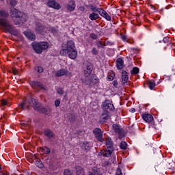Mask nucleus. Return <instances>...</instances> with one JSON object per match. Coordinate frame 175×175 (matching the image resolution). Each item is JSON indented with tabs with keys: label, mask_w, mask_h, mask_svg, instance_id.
<instances>
[{
	"label": "nucleus",
	"mask_w": 175,
	"mask_h": 175,
	"mask_svg": "<svg viewBox=\"0 0 175 175\" xmlns=\"http://www.w3.org/2000/svg\"><path fill=\"white\" fill-rule=\"evenodd\" d=\"M10 16L12 20L14 21L16 25H20V24H23V23H25V21H27V18H25V14L14 8H11Z\"/></svg>",
	"instance_id": "1"
},
{
	"label": "nucleus",
	"mask_w": 175,
	"mask_h": 175,
	"mask_svg": "<svg viewBox=\"0 0 175 175\" xmlns=\"http://www.w3.org/2000/svg\"><path fill=\"white\" fill-rule=\"evenodd\" d=\"M0 27L2 28L3 31L8 33L9 32L11 35L14 36H18L20 33L17 29H14L13 25L10 24V22L8 19L0 18Z\"/></svg>",
	"instance_id": "2"
},
{
	"label": "nucleus",
	"mask_w": 175,
	"mask_h": 175,
	"mask_svg": "<svg viewBox=\"0 0 175 175\" xmlns=\"http://www.w3.org/2000/svg\"><path fill=\"white\" fill-rule=\"evenodd\" d=\"M29 103L30 105H32L34 110H37L39 113H42L43 114L49 115L50 113H51V108H44L36 99H33V98H30Z\"/></svg>",
	"instance_id": "3"
},
{
	"label": "nucleus",
	"mask_w": 175,
	"mask_h": 175,
	"mask_svg": "<svg viewBox=\"0 0 175 175\" xmlns=\"http://www.w3.org/2000/svg\"><path fill=\"white\" fill-rule=\"evenodd\" d=\"M32 49L37 54H42L43 50L49 49V43L47 42H33L31 44Z\"/></svg>",
	"instance_id": "4"
},
{
	"label": "nucleus",
	"mask_w": 175,
	"mask_h": 175,
	"mask_svg": "<svg viewBox=\"0 0 175 175\" xmlns=\"http://www.w3.org/2000/svg\"><path fill=\"white\" fill-rule=\"evenodd\" d=\"M81 81L83 84L88 85V87H92L94 84L98 83V79L93 78L92 77L85 76L83 78H81Z\"/></svg>",
	"instance_id": "5"
},
{
	"label": "nucleus",
	"mask_w": 175,
	"mask_h": 175,
	"mask_svg": "<svg viewBox=\"0 0 175 175\" xmlns=\"http://www.w3.org/2000/svg\"><path fill=\"white\" fill-rule=\"evenodd\" d=\"M56 77H62V76L72 77V72H69L67 69H60L57 70L55 75Z\"/></svg>",
	"instance_id": "6"
},
{
	"label": "nucleus",
	"mask_w": 175,
	"mask_h": 175,
	"mask_svg": "<svg viewBox=\"0 0 175 175\" xmlns=\"http://www.w3.org/2000/svg\"><path fill=\"white\" fill-rule=\"evenodd\" d=\"M94 135L98 142H103V131L99 128H96L93 131Z\"/></svg>",
	"instance_id": "7"
},
{
	"label": "nucleus",
	"mask_w": 175,
	"mask_h": 175,
	"mask_svg": "<svg viewBox=\"0 0 175 175\" xmlns=\"http://www.w3.org/2000/svg\"><path fill=\"white\" fill-rule=\"evenodd\" d=\"M112 128L114 132L118 133L120 139H121V137H124V130L120 125L114 124H113Z\"/></svg>",
	"instance_id": "8"
},
{
	"label": "nucleus",
	"mask_w": 175,
	"mask_h": 175,
	"mask_svg": "<svg viewBox=\"0 0 175 175\" xmlns=\"http://www.w3.org/2000/svg\"><path fill=\"white\" fill-rule=\"evenodd\" d=\"M47 5L49 8H52V9H55L56 10L61 9V5L55 0H48Z\"/></svg>",
	"instance_id": "9"
},
{
	"label": "nucleus",
	"mask_w": 175,
	"mask_h": 175,
	"mask_svg": "<svg viewBox=\"0 0 175 175\" xmlns=\"http://www.w3.org/2000/svg\"><path fill=\"white\" fill-rule=\"evenodd\" d=\"M103 107L105 111H111L114 110V105L110 103V100H105L103 103Z\"/></svg>",
	"instance_id": "10"
},
{
	"label": "nucleus",
	"mask_w": 175,
	"mask_h": 175,
	"mask_svg": "<svg viewBox=\"0 0 175 175\" xmlns=\"http://www.w3.org/2000/svg\"><path fill=\"white\" fill-rule=\"evenodd\" d=\"M62 49H66L67 51L69 50L75 49V45L73 40H68L66 44H63L62 46Z\"/></svg>",
	"instance_id": "11"
},
{
	"label": "nucleus",
	"mask_w": 175,
	"mask_h": 175,
	"mask_svg": "<svg viewBox=\"0 0 175 175\" xmlns=\"http://www.w3.org/2000/svg\"><path fill=\"white\" fill-rule=\"evenodd\" d=\"M29 84L32 88L34 90H38V88H41V90H44V86H43V84L39 81H31L29 82Z\"/></svg>",
	"instance_id": "12"
},
{
	"label": "nucleus",
	"mask_w": 175,
	"mask_h": 175,
	"mask_svg": "<svg viewBox=\"0 0 175 175\" xmlns=\"http://www.w3.org/2000/svg\"><path fill=\"white\" fill-rule=\"evenodd\" d=\"M35 31L36 33H43L44 32V26L42 23L37 22L36 23Z\"/></svg>",
	"instance_id": "13"
},
{
	"label": "nucleus",
	"mask_w": 175,
	"mask_h": 175,
	"mask_svg": "<svg viewBox=\"0 0 175 175\" xmlns=\"http://www.w3.org/2000/svg\"><path fill=\"white\" fill-rule=\"evenodd\" d=\"M66 8L68 12H73L76 9V1L75 0H70Z\"/></svg>",
	"instance_id": "14"
},
{
	"label": "nucleus",
	"mask_w": 175,
	"mask_h": 175,
	"mask_svg": "<svg viewBox=\"0 0 175 175\" xmlns=\"http://www.w3.org/2000/svg\"><path fill=\"white\" fill-rule=\"evenodd\" d=\"M67 54L71 59H76L77 57V51L75 49L67 51Z\"/></svg>",
	"instance_id": "15"
},
{
	"label": "nucleus",
	"mask_w": 175,
	"mask_h": 175,
	"mask_svg": "<svg viewBox=\"0 0 175 175\" xmlns=\"http://www.w3.org/2000/svg\"><path fill=\"white\" fill-rule=\"evenodd\" d=\"M88 175H102L99 168L97 167H93L88 172Z\"/></svg>",
	"instance_id": "16"
},
{
	"label": "nucleus",
	"mask_w": 175,
	"mask_h": 175,
	"mask_svg": "<svg viewBox=\"0 0 175 175\" xmlns=\"http://www.w3.org/2000/svg\"><path fill=\"white\" fill-rule=\"evenodd\" d=\"M25 36L29 38L30 40H35L36 39V36L31 31H26L24 32Z\"/></svg>",
	"instance_id": "17"
},
{
	"label": "nucleus",
	"mask_w": 175,
	"mask_h": 175,
	"mask_svg": "<svg viewBox=\"0 0 175 175\" xmlns=\"http://www.w3.org/2000/svg\"><path fill=\"white\" fill-rule=\"evenodd\" d=\"M85 76H90L92 72V66L86 65L83 70Z\"/></svg>",
	"instance_id": "18"
},
{
	"label": "nucleus",
	"mask_w": 175,
	"mask_h": 175,
	"mask_svg": "<svg viewBox=\"0 0 175 175\" xmlns=\"http://www.w3.org/2000/svg\"><path fill=\"white\" fill-rule=\"evenodd\" d=\"M99 14L102 17H104V18H106L107 21H111V16L104 10H102Z\"/></svg>",
	"instance_id": "19"
},
{
	"label": "nucleus",
	"mask_w": 175,
	"mask_h": 175,
	"mask_svg": "<svg viewBox=\"0 0 175 175\" xmlns=\"http://www.w3.org/2000/svg\"><path fill=\"white\" fill-rule=\"evenodd\" d=\"M110 42H101V41H96V45L97 46L98 49H103L105 46H109Z\"/></svg>",
	"instance_id": "20"
},
{
	"label": "nucleus",
	"mask_w": 175,
	"mask_h": 175,
	"mask_svg": "<svg viewBox=\"0 0 175 175\" xmlns=\"http://www.w3.org/2000/svg\"><path fill=\"white\" fill-rule=\"evenodd\" d=\"M142 118L146 121V122H151L154 120V117L148 113L144 114L142 116Z\"/></svg>",
	"instance_id": "21"
},
{
	"label": "nucleus",
	"mask_w": 175,
	"mask_h": 175,
	"mask_svg": "<svg viewBox=\"0 0 175 175\" xmlns=\"http://www.w3.org/2000/svg\"><path fill=\"white\" fill-rule=\"evenodd\" d=\"M105 144L107 146V150H113V141L111 140V138H107L105 140Z\"/></svg>",
	"instance_id": "22"
},
{
	"label": "nucleus",
	"mask_w": 175,
	"mask_h": 175,
	"mask_svg": "<svg viewBox=\"0 0 175 175\" xmlns=\"http://www.w3.org/2000/svg\"><path fill=\"white\" fill-rule=\"evenodd\" d=\"M116 66L118 69L120 70L124 69V61H122V59L118 58L116 60Z\"/></svg>",
	"instance_id": "23"
},
{
	"label": "nucleus",
	"mask_w": 175,
	"mask_h": 175,
	"mask_svg": "<svg viewBox=\"0 0 175 175\" xmlns=\"http://www.w3.org/2000/svg\"><path fill=\"white\" fill-rule=\"evenodd\" d=\"M38 151H40V152H42V154H49L51 152L50 148H49L46 146L39 148Z\"/></svg>",
	"instance_id": "24"
},
{
	"label": "nucleus",
	"mask_w": 175,
	"mask_h": 175,
	"mask_svg": "<svg viewBox=\"0 0 175 175\" xmlns=\"http://www.w3.org/2000/svg\"><path fill=\"white\" fill-rule=\"evenodd\" d=\"M129 79V78L128 77L126 71H122V81L123 84H125V83H127Z\"/></svg>",
	"instance_id": "25"
},
{
	"label": "nucleus",
	"mask_w": 175,
	"mask_h": 175,
	"mask_svg": "<svg viewBox=\"0 0 175 175\" xmlns=\"http://www.w3.org/2000/svg\"><path fill=\"white\" fill-rule=\"evenodd\" d=\"M89 18L92 20V21H95V20H98V18H99V14L92 12L90 14Z\"/></svg>",
	"instance_id": "26"
},
{
	"label": "nucleus",
	"mask_w": 175,
	"mask_h": 175,
	"mask_svg": "<svg viewBox=\"0 0 175 175\" xmlns=\"http://www.w3.org/2000/svg\"><path fill=\"white\" fill-rule=\"evenodd\" d=\"M44 135L46 136V137H49V139H53L55 135H54V133L51 130H46L44 131Z\"/></svg>",
	"instance_id": "27"
},
{
	"label": "nucleus",
	"mask_w": 175,
	"mask_h": 175,
	"mask_svg": "<svg viewBox=\"0 0 175 175\" xmlns=\"http://www.w3.org/2000/svg\"><path fill=\"white\" fill-rule=\"evenodd\" d=\"M0 17H2V20H6L9 17V13L5 11L0 10Z\"/></svg>",
	"instance_id": "28"
},
{
	"label": "nucleus",
	"mask_w": 175,
	"mask_h": 175,
	"mask_svg": "<svg viewBox=\"0 0 175 175\" xmlns=\"http://www.w3.org/2000/svg\"><path fill=\"white\" fill-rule=\"evenodd\" d=\"M100 118L101 120H104V121H107L109 120V111H104Z\"/></svg>",
	"instance_id": "29"
},
{
	"label": "nucleus",
	"mask_w": 175,
	"mask_h": 175,
	"mask_svg": "<svg viewBox=\"0 0 175 175\" xmlns=\"http://www.w3.org/2000/svg\"><path fill=\"white\" fill-rule=\"evenodd\" d=\"M113 152V149H107L104 152H103V157H109L110 155H111V153Z\"/></svg>",
	"instance_id": "30"
},
{
	"label": "nucleus",
	"mask_w": 175,
	"mask_h": 175,
	"mask_svg": "<svg viewBox=\"0 0 175 175\" xmlns=\"http://www.w3.org/2000/svg\"><path fill=\"white\" fill-rule=\"evenodd\" d=\"M103 10V9H102V8H98V7H96V5L91 6V10H92V12H97L99 14L102 12Z\"/></svg>",
	"instance_id": "31"
},
{
	"label": "nucleus",
	"mask_w": 175,
	"mask_h": 175,
	"mask_svg": "<svg viewBox=\"0 0 175 175\" xmlns=\"http://www.w3.org/2000/svg\"><path fill=\"white\" fill-rule=\"evenodd\" d=\"M84 174V168L81 167H77V175Z\"/></svg>",
	"instance_id": "32"
},
{
	"label": "nucleus",
	"mask_w": 175,
	"mask_h": 175,
	"mask_svg": "<svg viewBox=\"0 0 175 175\" xmlns=\"http://www.w3.org/2000/svg\"><path fill=\"white\" fill-rule=\"evenodd\" d=\"M19 106L22 110H25L26 107H27V109L29 107V105H27V101H23V103L19 105Z\"/></svg>",
	"instance_id": "33"
},
{
	"label": "nucleus",
	"mask_w": 175,
	"mask_h": 175,
	"mask_svg": "<svg viewBox=\"0 0 175 175\" xmlns=\"http://www.w3.org/2000/svg\"><path fill=\"white\" fill-rule=\"evenodd\" d=\"M148 88H150V90H154V87H155V85H157V84L155 83V81H149L148 83Z\"/></svg>",
	"instance_id": "34"
},
{
	"label": "nucleus",
	"mask_w": 175,
	"mask_h": 175,
	"mask_svg": "<svg viewBox=\"0 0 175 175\" xmlns=\"http://www.w3.org/2000/svg\"><path fill=\"white\" fill-rule=\"evenodd\" d=\"M121 150H126V148L128 147V144H126V142H122L120 143V146Z\"/></svg>",
	"instance_id": "35"
},
{
	"label": "nucleus",
	"mask_w": 175,
	"mask_h": 175,
	"mask_svg": "<svg viewBox=\"0 0 175 175\" xmlns=\"http://www.w3.org/2000/svg\"><path fill=\"white\" fill-rule=\"evenodd\" d=\"M1 106H10L9 102L6 99H2L1 101Z\"/></svg>",
	"instance_id": "36"
},
{
	"label": "nucleus",
	"mask_w": 175,
	"mask_h": 175,
	"mask_svg": "<svg viewBox=\"0 0 175 175\" xmlns=\"http://www.w3.org/2000/svg\"><path fill=\"white\" fill-rule=\"evenodd\" d=\"M91 53L92 55H98V54H99V50L96 49L95 47H93Z\"/></svg>",
	"instance_id": "37"
},
{
	"label": "nucleus",
	"mask_w": 175,
	"mask_h": 175,
	"mask_svg": "<svg viewBox=\"0 0 175 175\" xmlns=\"http://www.w3.org/2000/svg\"><path fill=\"white\" fill-rule=\"evenodd\" d=\"M57 92L59 95H63L64 94H65V91L64 90L63 88H58L57 89Z\"/></svg>",
	"instance_id": "38"
},
{
	"label": "nucleus",
	"mask_w": 175,
	"mask_h": 175,
	"mask_svg": "<svg viewBox=\"0 0 175 175\" xmlns=\"http://www.w3.org/2000/svg\"><path fill=\"white\" fill-rule=\"evenodd\" d=\"M66 54H68V49L66 48H63L60 50V55L65 56Z\"/></svg>",
	"instance_id": "39"
},
{
	"label": "nucleus",
	"mask_w": 175,
	"mask_h": 175,
	"mask_svg": "<svg viewBox=\"0 0 175 175\" xmlns=\"http://www.w3.org/2000/svg\"><path fill=\"white\" fill-rule=\"evenodd\" d=\"M139 68L137 67H134L131 71V74L132 75H137V73H139Z\"/></svg>",
	"instance_id": "40"
},
{
	"label": "nucleus",
	"mask_w": 175,
	"mask_h": 175,
	"mask_svg": "<svg viewBox=\"0 0 175 175\" xmlns=\"http://www.w3.org/2000/svg\"><path fill=\"white\" fill-rule=\"evenodd\" d=\"M36 165L38 166V167H40V169H42L43 167V163H42V161L40 160H37L36 161Z\"/></svg>",
	"instance_id": "41"
},
{
	"label": "nucleus",
	"mask_w": 175,
	"mask_h": 175,
	"mask_svg": "<svg viewBox=\"0 0 175 175\" xmlns=\"http://www.w3.org/2000/svg\"><path fill=\"white\" fill-rule=\"evenodd\" d=\"M35 70L38 72V73H42L43 72V68L41 66H36Z\"/></svg>",
	"instance_id": "42"
},
{
	"label": "nucleus",
	"mask_w": 175,
	"mask_h": 175,
	"mask_svg": "<svg viewBox=\"0 0 175 175\" xmlns=\"http://www.w3.org/2000/svg\"><path fill=\"white\" fill-rule=\"evenodd\" d=\"M85 150H90L91 148V143L85 142L84 143Z\"/></svg>",
	"instance_id": "43"
},
{
	"label": "nucleus",
	"mask_w": 175,
	"mask_h": 175,
	"mask_svg": "<svg viewBox=\"0 0 175 175\" xmlns=\"http://www.w3.org/2000/svg\"><path fill=\"white\" fill-rule=\"evenodd\" d=\"M10 4L11 6H16L17 5V0H10Z\"/></svg>",
	"instance_id": "44"
},
{
	"label": "nucleus",
	"mask_w": 175,
	"mask_h": 175,
	"mask_svg": "<svg viewBox=\"0 0 175 175\" xmlns=\"http://www.w3.org/2000/svg\"><path fill=\"white\" fill-rule=\"evenodd\" d=\"M90 38L92 39H93L94 40H96V39H98V36H96V34H95V33H91Z\"/></svg>",
	"instance_id": "45"
},
{
	"label": "nucleus",
	"mask_w": 175,
	"mask_h": 175,
	"mask_svg": "<svg viewBox=\"0 0 175 175\" xmlns=\"http://www.w3.org/2000/svg\"><path fill=\"white\" fill-rule=\"evenodd\" d=\"M64 175H72V171H70L69 170H65Z\"/></svg>",
	"instance_id": "46"
},
{
	"label": "nucleus",
	"mask_w": 175,
	"mask_h": 175,
	"mask_svg": "<svg viewBox=\"0 0 175 175\" xmlns=\"http://www.w3.org/2000/svg\"><path fill=\"white\" fill-rule=\"evenodd\" d=\"M59 105H61V101H59V100H56L55 101V106L56 107H58V106H59Z\"/></svg>",
	"instance_id": "47"
},
{
	"label": "nucleus",
	"mask_w": 175,
	"mask_h": 175,
	"mask_svg": "<svg viewBox=\"0 0 175 175\" xmlns=\"http://www.w3.org/2000/svg\"><path fill=\"white\" fill-rule=\"evenodd\" d=\"M120 174H122V172H121V168H118L116 170V175H120Z\"/></svg>",
	"instance_id": "48"
},
{
	"label": "nucleus",
	"mask_w": 175,
	"mask_h": 175,
	"mask_svg": "<svg viewBox=\"0 0 175 175\" xmlns=\"http://www.w3.org/2000/svg\"><path fill=\"white\" fill-rule=\"evenodd\" d=\"M12 72L14 75H18V70L17 68H12Z\"/></svg>",
	"instance_id": "49"
},
{
	"label": "nucleus",
	"mask_w": 175,
	"mask_h": 175,
	"mask_svg": "<svg viewBox=\"0 0 175 175\" xmlns=\"http://www.w3.org/2000/svg\"><path fill=\"white\" fill-rule=\"evenodd\" d=\"M112 84L113 85H114V87H117V85L118 84V83L117 82L116 80H115L112 82Z\"/></svg>",
	"instance_id": "50"
},
{
	"label": "nucleus",
	"mask_w": 175,
	"mask_h": 175,
	"mask_svg": "<svg viewBox=\"0 0 175 175\" xmlns=\"http://www.w3.org/2000/svg\"><path fill=\"white\" fill-rule=\"evenodd\" d=\"M79 10L81 12H84V10H85V8H84V6H81L79 7Z\"/></svg>",
	"instance_id": "51"
},
{
	"label": "nucleus",
	"mask_w": 175,
	"mask_h": 175,
	"mask_svg": "<svg viewBox=\"0 0 175 175\" xmlns=\"http://www.w3.org/2000/svg\"><path fill=\"white\" fill-rule=\"evenodd\" d=\"M108 79L110 81H111L113 80L114 78L112 76H108Z\"/></svg>",
	"instance_id": "52"
},
{
	"label": "nucleus",
	"mask_w": 175,
	"mask_h": 175,
	"mask_svg": "<svg viewBox=\"0 0 175 175\" xmlns=\"http://www.w3.org/2000/svg\"><path fill=\"white\" fill-rule=\"evenodd\" d=\"M130 111H131V113H135V111H136V109L135 108H131L130 109Z\"/></svg>",
	"instance_id": "53"
},
{
	"label": "nucleus",
	"mask_w": 175,
	"mask_h": 175,
	"mask_svg": "<svg viewBox=\"0 0 175 175\" xmlns=\"http://www.w3.org/2000/svg\"><path fill=\"white\" fill-rule=\"evenodd\" d=\"M167 39H169V38L166 37L163 39V42L164 43H166V42H167Z\"/></svg>",
	"instance_id": "54"
},
{
	"label": "nucleus",
	"mask_w": 175,
	"mask_h": 175,
	"mask_svg": "<svg viewBox=\"0 0 175 175\" xmlns=\"http://www.w3.org/2000/svg\"><path fill=\"white\" fill-rule=\"evenodd\" d=\"M122 39L123 40H126V36H123L122 37Z\"/></svg>",
	"instance_id": "55"
},
{
	"label": "nucleus",
	"mask_w": 175,
	"mask_h": 175,
	"mask_svg": "<svg viewBox=\"0 0 175 175\" xmlns=\"http://www.w3.org/2000/svg\"><path fill=\"white\" fill-rule=\"evenodd\" d=\"M2 169V167H1V165H0V170Z\"/></svg>",
	"instance_id": "56"
}]
</instances>
